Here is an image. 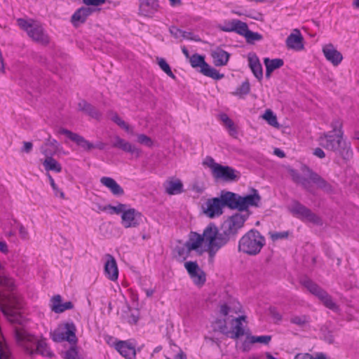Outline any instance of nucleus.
<instances>
[{
  "label": "nucleus",
  "mask_w": 359,
  "mask_h": 359,
  "mask_svg": "<svg viewBox=\"0 0 359 359\" xmlns=\"http://www.w3.org/2000/svg\"><path fill=\"white\" fill-rule=\"evenodd\" d=\"M248 65L254 76L261 81L263 77V70L258 57L255 54H249L248 56Z\"/></svg>",
  "instance_id": "obj_28"
},
{
  "label": "nucleus",
  "mask_w": 359,
  "mask_h": 359,
  "mask_svg": "<svg viewBox=\"0 0 359 359\" xmlns=\"http://www.w3.org/2000/svg\"><path fill=\"white\" fill-rule=\"evenodd\" d=\"M264 244V237L258 231L251 229L240 239L238 250L250 255H255L260 252Z\"/></svg>",
  "instance_id": "obj_4"
},
{
  "label": "nucleus",
  "mask_w": 359,
  "mask_h": 359,
  "mask_svg": "<svg viewBox=\"0 0 359 359\" xmlns=\"http://www.w3.org/2000/svg\"><path fill=\"white\" fill-rule=\"evenodd\" d=\"M19 233L22 239L27 240L29 238L28 231L22 224L19 225Z\"/></svg>",
  "instance_id": "obj_62"
},
{
  "label": "nucleus",
  "mask_w": 359,
  "mask_h": 359,
  "mask_svg": "<svg viewBox=\"0 0 359 359\" xmlns=\"http://www.w3.org/2000/svg\"><path fill=\"white\" fill-rule=\"evenodd\" d=\"M290 323L300 327H304L309 322V317L306 315L293 316L290 318Z\"/></svg>",
  "instance_id": "obj_40"
},
{
  "label": "nucleus",
  "mask_w": 359,
  "mask_h": 359,
  "mask_svg": "<svg viewBox=\"0 0 359 359\" xmlns=\"http://www.w3.org/2000/svg\"><path fill=\"white\" fill-rule=\"evenodd\" d=\"M223 205L219 197L208 199L203 206L204 214L210 217L219 216L222 214Z\"/></svg>",
  "instance_id": "obj_15"
},
{
  "label": "nucleus",
  "mask_w": 359,
  "mask_h": 359,
  "mask_svg": "<svg viewBox=\"0 0 359 359\" xmlns=\"http://www.w3.org/2000/svg\"><path fill=\"white\" fill-rule=\"evenodd\" d=\"M65 358L66 359H79L78 357V352L76 349L74 347L69 348L68 351L65 352Z\"/></svg>",
  "instance_id": "obj_57"
},
{
  "label": "nucleus",
  "mask_w": 359,
  "mask_h": 359,
  "mask_svg": "<svg viewBox=\"0 0 359 359\" xmlns=\"http://www.w3.org/2000/svg\"><path fill=\"white\" fill-rule=\"evenodd\" d=\"M195 250L198 252H202V239L201 234L196 232H191L189 239L185 243L177 241L174 248V255L179 259H185L189 254Z\"/></svg>",
  "instance_id": "obj_6"
},
{
  "label": "nucleus",
  "mask_w": 359,
  "mask_h": 359,
  "mask_svg": "<svg viewBox=\"0 0 359 359\" xmlns=\"http://www.w3.org/2000/svg\"><path fill=\"white\" fill-rule=\"evenodd\" d=\"M106 0H83V3L87 6H97L104 4Z\"/></svg>",
  "instance_id": "obj_61"
},
{
  "label": "nucleus",
  "mask_w": 359,
  "mask_h": 359,
  "mask_svg": "<svg viewBox=\"0 0 359 359\" xmlns=\"http://www.w3.org/2000/svg\"><path fill=\"white\" fill-rule=\"evenodd\" d=\"M303 41L304 39L299 30L295 29L293 32L287 36L286 39V45L290 49L302 50L304 49Z\"/></svg>",
  "instance_id": "obj_23"
},
{
  "label": "nucleus",
  "mask_w": 359,
  "mask_h": 359,
  "mask_svg": "<svg viewBox=\"0 0 359 359\" xmlns=\"http://www.w3.org/2000/svg\"><path fill=\"white\" fill-rule=\"evenodd\" d=\"M231 311V308L226 304H222L219 309V313L224 316H226Z\"/></svg>",
  "instance_id": "obj_64"
},
{
  "label": "nucleus",
  "mask_w": 359,
  "mask_h": 359,
  "mask_svg": "<svg viewBox=\"0 0 359 359\" xmlns=\"http://www.w3.org/2000/svg\"><path fill=\"white\" fill-rule=\"evenodd\" d=\"M188 273L194 283L198 286H202L206 280V274L204 271H187Z\"/></svg>",
  "instance_id": "obj_37"
},
{
  "label": "nucleus",
  "mask_w": 359,
  "mask_h": 359,
  "mask_svg": "<svg viewBox=\"0 0 359 359\" xmlns=\"http://www.w3.org/2000/svg\"><path fill=\"white\" fill-rule=\"evenodd\" d=\"M93 10L88 7L79 8L72 16L71 21L75 27L86 22L87 18L93 13Z\"/></svg>",
  "instance_id": "obj_29"
},
{
  "label": "nucleus",
  "mask_w": 359,
  "mask_h": 359,
  "mask_svg": "<svg viewBox=\"0 0 359 359\" xmlns=\"http://www.w3.org/2000/svg\"><path fill=\"white\" fill-rule=\"evenodd\" d=\"M76 328L73 323H67L59 326L51 333L52 339L56 342L67 341L76 344L77 339L75 334Z\"/></svg>",
  "instance_id": "obj_11"
},
{
  "label": "nucleus",
  "mask_w": 359,
  "mask_h": 359,
  "mask_svg": "<svg viewBox=\"0 0 359 359\" xmlns=\"http://www.w3.org/2000/svg\"><path fill=\"white\" fill-rule=\"evenodd\" d=\"M183 191V184L180 180L166 182L165 192L169 195L180 194Z\"/></svg>",
  "instance_id": "obj_35"
},
{
  "label": "nucleus",
  "mask_w": 359,
  "mask_h": 359,
  "mask_svg": "<svg viewBox=\"0 0 359 359\" xmlns=\"http://www.w3.org/2000/svg\"><path fill=\"white\" fill-rule=\"evenodd\" d=\"M236 325L233 328L232 335L231 336L233 339H238L244 335L245 332L242 326L241 322H235Z\"/></svg>",
  "instance_id": "obj_44"
},
{
  "label": "nucleus",
  "mask_w": 359,
  "mask_h": 359,
  "mask_svg": "<svg viewBox=\"0 0 359 359\" xmlns=\"http://www.w3.org/2000/svg\"><path fill=\"white\" fill-rule=\"evenodd\" d=\"M269 312L274 320H276V321L281 320L282 316L277 311V310L275 308H270Z\"/></svg>",
  "instance_id": "obj_63"
},
{
  "label": "nucleus",
  "mask_w": 359,
  "mask_h": 359,
  "mask_svg": "<svg viewBox=\"0 0 359 359\" xmlns=\"http://www.w3.org/2000/svg\"><path fill=\"white\" fill-rule=\"evenodd\" d=\"M245 27H246V22L237 19H233L231 21L226 22L224 25H220L219 28L220 30L225 32H236L238 34L241 35Z\"/></svg>",
  "instance_id": "obj_25"
},
{
  "label": "nucleus",
  "mask_w": 359,
  "mask_h": 359,
  "mask_svg": "<svg viewBox=\"0 0 359 359\" xmlns=\"http://www.w3.org/2000/svg\"><path fill=\"white\" fill-rule=\"evenodd\" d=\"M300 283L311 294L317 297L325 307L334 311L338 310L339 307L333 302L332 297L311 279L305 277L301 279Z\"/></svg>",
  "instance_id": "obj_7"
},
{
  "label": "nucleus",
  "mask_w": 359,
  "mask_h": 359,
  "mask_svg": "<svg viewBox=\"0 0 359 359\" xmlns=\"http://www.w3.org/2000/svg\"><path fill=\"white\" fill-rule=\"evenodd\" d=\"M111 120L116 123L118 126L124 129L127 132H130V127L116 113H114L111 116Z\"/></svg>",
  "instance_id": "obj_46"
},
{
  "label": "nucleus",
  "mask_w": 359,
  "mask_h": 359,
  "mask_svg": "<svg viewBox=\"0 0 359 359\" xmlns=\"http://www.w3.org/2000/svg\"><path fill=\"white\" fill-rule=\"evenodd\" d=\"M264 63L266 66V77L269 78L271 76V73L278 68H280L284 62L282 59L276 58V59H269L268 57L264 60Z\"/></svg>",
  "instance_id": "obj_32"
},
{
  "label": "nucleus",
  "mask_w": 359,
  "mask_h": 359,
  "mask_svg": "<svg viewBox=\"0 0 359 359\" xmlns=\"http://www.w3.org/2000/svg\"><path fill=\"white\" fill-rule=\"evenodd\" d=\"M319 144L327 150L332 151L344 159L351 156L350 144L344 140L341 134L331 135L329 133L321 134Z\"/></svg>",
  "instance_id": "obj_2"
},
{
  "label": "nucleus",
  "mask_w": 359,
  "mask_h": 359,
  "mask_svg": "<svg viewBox=\"0 0 359 359\" xmlns=\"http://www.w3.org/2000/svg\"><path fill=\"white\" fill-rule=\"evenodd\" d=\"M322 50L325 57L334 66L339 65L343 60L342 54L332 43L325 45Z\"/></svg>",
  "instance_id": "obj_22"
},
{
  "label": "nucleus",
  "mask_w": 359,
  "mask_h": 359,
  "mask_svg": "<svg viewBox=\"0 0 359 359\" xmlns=\"http://www.w3.org/2000/svg\"><path fill=\"white\" fill-rule=\"evenodd\" d=\"M215 323L217 324V329L218 330L223 333L226 334L227 333V326H226V319H218L215 321Z\"/></svg>",
  "instance_id": "obj_55"
},
{
  "label": "nucleus",
  "mask_w": 359,
  "mask_h": 359,
  "mask_svg": "<svg viewBox=\"0 0 359 359\" xmlns=\"http://www.w3.org/2000/svg\"><path fill=\"white\" fill-rule=\"evenodd\" d=\"M15 337L17 342L22 346L30 355L36 353L49 358L53 355L44 340H38L24 329L15 328Z\"/></svg>",
  "instance_id": "obj_1"
},
{
  "label": "nucleus",
  "mask_w": 359,
  "mask_h": 359,
  "mask_svg": "<svg viewBox=\"0 0 359 359\" xmlns=\"http://www.w3.org/2000/svg\"><path fill=\"white\" fill-rule=\"evenodd\" d=\"M137 141L139 143L147 147H151L153 144L151 139L144 134L137 135Z\"/></svg>",
  "instance_id": "obj_51"
},
{
  "label": "nucleus",
  "mask_w": 359,
  "mask_h": 359,
  "mask_svg": "<svg viewBox=\"0 0 359 359\" xmlns=\"http://www.w3.org/2000/svg\"><path fill=\"white\" fill-rule=\"evenodd\" d=\"M102 185L107 187L111 192L115 196H122L124 194L123 189L121 186L111 177H102L100 179Z\"/></svg>",
  "instance_id": "obj_31"
},
{
  "label": "nucleus",
  "mask_w": 359,
  "mask_h": 359,
  "mask_svg": "<svg viewBox=\"0 0 359 359\" xmlns=\"http://www.w3.org/2000/svg\"><path fill=\"white\" fill-rule=\"evenodd\" d=\"M182 31L183 30L177 28L175 26H171L169 28V32H170V34L173 37H175V39H180V38H182Z\"/></svg>",
  "instance_id": "obj_58"
},
{
  "label": "nucleus",
  "mask_w": 359,
  "mask_h": 359,
  "mask_svg": "<svg viewBox=\"0 0 359 359\" xmlns=\"http://www.w3.org/2000/svg\"><path fill=\"white\" fill-rule=\"evenodd\" d=\"M203 163L205 165H206L207 166H208L211 169L212 175L215 174L217 168L220 165V164L215 163L214 159L212 157H209V156L206 157Z\"/></svg>",
  "instance_id": "obj_50"
},
{
  "label": "nucleus",
  "mask_w": 359,
  "mask_h": 359,
  "mask_svg": "<svg viewBox=\"0 0 359 359\" xmlns=\"http://www.w3.org/2000/svg\"><path fill=\"white\" fill-rule=\"evenodd\" d=\"M303 170L306 171V175L310 180V182H312L314 183L318 189H322L327 194H332L334 192L332 186L318 173L313 172L306 166L304 167Z\"/></svg>",
  "instance_id": "obj_14"
},
{
  "label": "nucleus",
  "mask_w": 359,
  "mask_h": 359,
  "mask_svg": "<svg viewBox=\"0 0 359 359\" xmlns=\"http://www.w3.org/2000/svg\"><path fill=\"white\" fill-rule=\"evenodd\" d=\"M20 306V302L18 297L12 293L6 297V302L2 305L1 310L11 322L22 325L23 322L22 317L18 311Z\"/></svg>",
  "instance_id": "obj_8"
},
{
  "label": "nucleus",
  "mask_w": 359,
  "mask_h": 359,
  "mask_svg": "<svg viewBox=\"0 0 359 359\" xmlns=\"http://www.w3.org/2000/svg\"><path fill=\"white\" fill-rule=\"evenodd\" d=\"M213 63L217 67L224 66L227 64L230 54L220 48H217L211 53Z\"/></svg>",
  "instance_id": "obj_30"
},
{
  "label": "nucleus",
  "mask_w": 359,
  "mask_h": 359,
  "mask_svg": "<svg viewBox=\"0 0 359 359\" xmlns=\"http://www.w3.org/2000/svg\"><path fill=\"white\" fill-rule=\"evenodd\" d=\"M250 90V84L248 80L243 82L242 84L238 87L234 93H233V95H238L240 97H243V95H245L249 93Z\"/></svg>",
  "instance_id": "obj_42"
},
{
  "label": "nucleus",
  "mask_w": 359,
  "mask_h": 359,
  "mask_svg": "<svg viewBox=\"0 0 359 359\" xmlns=\"http://www.w3.org/2000/svg\"><path fill=\"white\" fill-rule=\"evenodd\" d=\"M119 271H104V275L106 278L112 281L117 280Z\"/></svg>",
  "instance_id": "obj_59"
},
{
  "label": "nucleus",
  "mask_w": 359,
  "mask_h": 359,
  "mask_svg": "<svg viewBox=\"0 0 359 359\" xmlns=\"http://www.w3.org/2000/svg\"><path fill=\"white\" fill-rule=\"evenodd\" d=\"M46 176L48 177L50 186L55 192V196H60L62 199H65V197L64 192L57 187L52 176L49 173H46Z\"/></svg>",
  "instance_id": "obj_45"
},
{
  "label": "nucleus",
  "mask_w": 359,
  "mask_h": 359,
  "mask_svg": "<svg viewBox=\"0 0 359 359\" xmlns=\"http://www.w3.org/2000/svg\"><path fill=\"white\" fill-rule=\"evenodd\" d=\"M221 203L224 207H227L231 210H239L240 196L228 191H222L220 196Z\"/></svg>",
  "instance_id": "obj_19"
},
{
  "label": "nucleus",
  "mask_w": 359,
  "mask_h": 359,
  "mask_svg": "<svg viewBox=\"0 0 359 359\" xmlns=\"http://www.w3.org/2000/svg\"><path fill=\"white\" fill-rule=\"evenodd\" d=\"M116 349L121 355L127 359H132L135 356V346L126 341H119L115 344Z\"/></svg>",
  "instance_id": "obj_26"
},
{
  "label": "nucleus",
  "mask_w": 359,
  "mask_h": 359,
  "mask_svg": "<svg viewBox=\"0 0 359 359\" xmlns=\"http://www.w3.org/2000/svg\"><path fill=\"white\" fill-rule=\"evenodd\" d=\"M342 121L339 118H335L334 119L331 123V127L332 128V132L335 133L336 134H341V135H344L342 131Z\"/></svg>",
  "instance_id": "obj_49"
},
{
  "label": "nucleus",
  "mask_w": 359,
  "mask_h": 359,
  "mask_svg": "<svg viewBox=\"0 0 359 359\" xmlns=\"http://www.w3.org/2000/svg\"><path fill=\"white\" fill-rule=\"evenodd\" d=\"M230 237V235H226L224 231L219 233L217 226L212 224L204 229L203 234H201L202 245L204 243L207 244L210 257L229 241Z\"/></svg>",
  "instance_id": "obj_3"
},
{
  "label": "nucleus",
  "mask_w": 359,
  "mask_h": 359,
  "mask_svg": "<svg viewBox=\"0 0 359 359\" xmlns=\"http://www.w3.org/2000/svg\"><path fill=\"white\" fill-rule=\"evenodd\" d=\"M109 209L112 210L115 213L119 214L122 212V214L124 212V211H127L126 210V205L125 204L119 203L116 206H112L111 205H108Z\"/></svg>",
  "instance_id": "obj_56"
},
{
  "label": "nucleus",
  "mask_w": 359,
  "mask_h": 359,
  "mask_svg": "<svg viewBox=\"0 0 359 359\" xmlns=\"http://www.w3.org/2000/svg\"><path fill=\"white\" fill-rule=\"evenodd\" d=\"M17 21L18 26L25 31L33 41L42 45H46L49 43V37L39 22L32 19L25 20L23 18H19Z\"/></svg>",
  "instance_id": "obj_5"
},
{
  "label": "nucleus",
  "mask_w": 359,
  "mask_h": 359,
  "mask_svg": "<svg viewBox=\"0 0 359 359\" xmlns=\"http://www.w3.org/2000/svg\"><path fill=\"white\" fill-rule=\"evenodd\" d=\"M182 39H189L195 41H200L201 39L197 36L194 35L191 32L182 31Z\"/></svg>",
  "instance_id": "obj_60"
},
{
  "label": "nucleus",
  "mask_w": 359,
  "mask_h": 359,
  "mask_svg": "<svg viewBox=\"0 0 359 359\" xmlns=\"http://www.w3.org/2000/svg\"><path fill=\"white\" fill-rule=\"evenodd\" d=\"M51 310L56 313H60L74 308V304L71 302L62 303V297L60 294L53 296L51 298Z\"/></svg>",
  "instance_id": "obj_27"
},
{
  "label": "nucleus",
  "mask_w": 359,
  "mask_h": 359,
  "mask_svg": "<svg viewBox=\"0 0 359 359\" xmlns=\"http://www.w3.org/2000/svg\"><path fill=\"white\" fill-rule=\"evenodd\" d=\"M261 201V196L256 189H252V194L246 196H240L239 210L240 212H248L250 206L258 207Z\"/></svg>",
  "instance_id": "obj_16"
},
{
  "label": "nucleus",
  "mask_w": 359,
  "mask_h": 359,
  "mask_svg": "<svg viewBox=\"0 0 359 359\" xmlns=\"http://www.w3.org/2000/svg\"><path fill=\"white\" fill-rule=\"evenodd\" d=\"M58 133L62 135H66L69 139L72 141L76 143L79 146L82 147L86 151H90L92 149H94V144L84 139L82 136L79 135L77 133H74L67 129L60 128L58 130Z\"/></svg>",
  "instance_id": "obj_20"
},
{
  "label": "nucleus",
  "mask_w": 359,
  "mask_h": 359,
  "mask_svg": "<svg viewBox=\"0 0 359 359\" xmlns=\"http://www.w3.org/2000/svg\"><path fill=\"white\" fill-rule=\"evenodd\" d=\"M79 109L93 118L99 119L101 117V114L99 111L93 105L84 100H82L79 103Z\"/></svg>",
  "instance_id": "obj_34"
},
{
  "label": "nucleus",
  "mask_w": 359,
  "mask_h": 359,
  "mask_svg": "<svg viewBox=\"0 0 359 359\" xmlns=\"http://www.w3.org/2000/svg\"><path fill=\"white\" fill-rule=\"evenodd\" d=\"M42 153L46 156L45 160L43 162V165L46 171H55L60 172L62 170L61 165L52 157L53 152L49 151L48 149H43Z\"/></svg>",
  "instance_id": "obj_24"
},
{
  "label": "nucleus",
  "mask_w": 359,
  "mask_h": 359,
  "mask_svg": "<svg viewBox=\"0 0 359 359\" xmlns=\"http://www.w3.org/2000/svg\"><path fill=\"white\" fill-rule=\"evenodd\" d=\"M0 287L12 291L15 287V283L13 279L0 276Z\"/></svg>",
  "instance_id": "obj_43"
},
{
  "label": "nucleus",
  "mask_w": 359,
  "mask_h": 359,
  "mask_svg": "<svg viewBox=\"0 0 359 359\" xmlns=\"http://www.w3.org/2000/svg\"><path fill=\"white\" fill-rule=\"evenodd\" d=\"M243 34L241 36H243L245 38L248 43H253L255 41H260L262 39V36L258 32H253L248 29V24L246 23V27H245Z\"/></svg>",
  "instance_id": "obj_38"
},
{
  "label": "nucleus",
  "mask_w": 359,
  "mask_h": 359,
  "mask_svg": "<svg viewBox=\"0 0 359 359\" xmlns=\"http://www.w3.org/2000/svg\"><path fill=\"white\" fill-rule=\"evenodd\" d=\"M294 359H326V357L323 353L318 355L316 358L309 353H299L295 356Z\"/></svg>",
  "instance_id": "obj_54"
},
{
  "label": "nucleus",
  "mask_w": 359,
  "mask_h": 359,
  "mask_svg": "<svg viewBox=\"0 0 359 359\" xmlns=\"http://www.w3.org/2000/svg\"><path fill=\"white\" fill-rule=\"evenodd\" d=\"M220 120L228 129L229 135L234 138H237L238 130L233 121L230 119L226 114L220 115Z\"/></svg>",
  "instance_id": "obj_36"
},
{
  "label": "nucleus",
  "mask_w": 359,
  "mask_h": 359,
  "mask_svg": "<svg viewBox=\"0 0 359 359\" xmlns=\"http://www.w3.org/2000/svg\"><path fill=\"white\" fill-rule=\"evenodd\" d=\"M262 118L266 120L269 125L276 128H280V125L277 121L276 116L271 109H266L265 113L262 115Z\"/></svg>",
  "instance_id": "obj_39"
},
{
  "label": "nucleus",
  "mask_w": 359,
  "mask_h": 359,
  "mask_svg": "<svg viewBox=\"0 0 359 359\" xmlns=\"http://www.w3.org/2000/svg\"><path fill=\"white\" fill-rule=\"evenodd\" d=\"M189 62L193 68L199 67V72L205 76L215 80H219L224 76L220 74L217 69L210 66L205 61L203 55L198 53L193 54L189 58Z\"/></svg>",
  "instance_id": "obj_9"
},
{
  "label": "nucleus",
  "mask_w": 359,
  "mask_h": 359,
  "mask_svg": "<svg viewBox=\"0 0 359 359\" xmlns=\"http://www.w3.org/2000/svg\"><path fill=\"white\" fill-rule=\"evenodd\" d=\"M142 214L134 208L124 211L121 215L122 224L125 228L136 227L142 219Z\"/></svg>",
  "instance_id": "obj_18"
},
{
  "label": "nucleus",
  "mask_w": 359,
  "mask_h": 359,
  "mask_svg": "<svg viewBox=\"0 0 359 359\" xmlns=\"http://www.w3.org/2000/svg\"><path fill=\"white\" fill-rule=\"evenodd\" d=\"M139 14L148 18H152L159 9L158 0H138Z\"/></svg>",
  "instance_id": "obj_17"
},
{
  "label": "nucleus",
  "mask_w": 359,
  "mask_h": 359,
  "mask_svg": "<svg viewBox=\"0 0 359 359\" xmlns=\"http://www.w3.org/2000/svg\"><path fill=\"white\" fill-rule=\"evenodd\" d=\"M104 269H118L116 262L111 255H106Z\"/></svg>",
  "instance_id": "obj_47"
},
{
  "label": "nucleus",
  "mask_w": 359,
  "mask_h": 359,
  "mask_svg": "<svg viewBox=\"0 0 359 359\" xmlns=\"http://www.w3.org/2000/svg\"><path fill=\"white\" fill-rule=\"evenodd\" d=\"M270 237L272 241H276L279 239L286 238L288 236L287 231L283 232H269Z\"/></svg>",
  "instance_id": "obj_53"
},
{
  "label": "nucleus",
  "mask_w": 359,
  "mask_h": 359,
  "mask_svg": "<svg viewBox=\"0 0 359 359\" xmlns=\"http://www.w3.org/2000/svg\"><path fill=\"white\" fill-rule=\"evenodd\" d=\"M58 142L55 140H50L49 137L45 144V146H49L51 147L50 149H47L49 151L53 152V154H55L58 149ZM44 149L43 147L41 149Z\"/></svg>",
  "instance_id": "obj_52"
},
{
  "label": "nucleus",
  "mask_w": 359,
  "mask_h": 359,
  "mask_svg": "<svg viewBox=\"0 0 359 359\" xmlns=\"http://www.w3.org/2000/svg\"><path fill=\"white\" fill-rule=\"evenodd\" d=\"M157 62L160 68L170 78L175 79V76L171 71V68L165 59L157 57Z\"/></svg>",
  "instance_id": "obj_41"
},
{
  "label": "nucleus",
  "mask_w": 359,
  "mask_h": 359,
  "mask_svg": "<svg viewBox=\"0 0 359 359\" xmlns=\"http://www.w3.org/2000/svg\"><path fill=\"white\" fill-rule=\"evenodd\" d=\"M290 211L294 215L302 220H306L317 225L323 224L320 217L298 201H294L292 203Z\"/></svg>",
  "instance_id": "obj_12"
},
{
  "label": "nucleus",
  "mask_w": 359,
  "mask_h": 359,
  "mask_svg": "<svg viewBox=\"0 0 359 359\" xmlns=\"http://www.w3.org/2000/svg\"><path fill=\"white\" fill-rule=\"evenodd\" d=\"M250 215V212H237L229 217L222 224L221 231L226 235L234 236L241 229Z\"/></svg>",
  "instance_id": "obj_10"
},
{
  "label": "nucleus",
  "mask_w": 359,
  "mask_h": 359,
  "mask_svg": "<svg viewBox=\"0 0 359 359\" xmlns=\"http://www.w3.org/2000/svg\"><path fill=\"white\" fill-rule=\"evenodd\" d=\"M289 173H290L292 180L295 183L300 184L306 190L311 191V185L310 180L309 177L306 178V177L301 176V175L297 170H295L294 169H290Z\"/></svg>",
  "instance_id": "obj_33"
},
{
  "label": "nucleus",
  "mask_w": 359,
  "mask_h": 359,
  "mask_svg": "<svg viewBox=\"0 0 359 359\" xmlns=\"http://www.w3.org/2000/svg\"><path fill=\"white\" fill-rule=\"evenodd\" d=\"M271 340V335H263V336H252L250 337V342L254 343H261L264 344H268Z\"/></svg>",
  "instance_id": "obj_48"
},
{
  "label": "nucleus",
  "mask_w": 359,
  "mask_h": 359,
  "mask_svg": "<svg viewBox=\"0 0 359 359\" xmlns=\"http://www.w3.org/2000/svg\"><path fill=\"white\" fill-rule=\"evenodd\" d=\"M111 144L113 148L121 149L130 154H134L136 157H139L141 154L140 149L118 135H114L111 137Z\"/></svg>",
  "instance_id": "obj_13"
},
{
  "label": "nucleus",
  "mask_w": 359,
  "mask_h": 359,
  "mask_svg": "<svg viewBox=\"0 0 359 359\" xmlns=\"http://www.w3.org/2000/svg\"><path fill=\"white\" fill-rule=\"evenodd\" d=\"M237 172L231 167L220 165L215 170L213 177L216 179H222L225 182H233L238 179Z\"/></svg>",
  "instance_id": "obj_21"
}]
</instances>
